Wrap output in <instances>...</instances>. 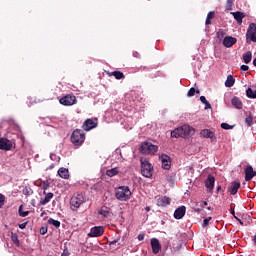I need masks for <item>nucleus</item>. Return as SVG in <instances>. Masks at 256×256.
Returning <instances> with one entry per match:
<instances>
[{
  "label": "nucleus",
  "mask_w": 256,
  "mask_h": 256,
  "mask_svg": "<svg viewBox=\"0 0 256 256\" xmlns=\"http://www.w3.org/2000/svg\"><path fill=\"white\" fill-rule=\"evenodd\" d=\"M48 223H49V225H53V226L56 227V228L61 227V222H59V220H55V219H53V218H50V219L48 220Z\"/></svg>",
  "instance_id": "c756f323"
},
{
  "label": "nucleus",
  "mask_w": 256,
  "mask_h": 256,
  "mask_svg": "<svg viewBox=\"0 0 256 256\" xmlns=\"http://www.w3.org/2000/svg\"><path fill=\"white\" fill-rule=\"evenodd\" d=\"M204 105H205V109H211V103H209V101L206 100Z\"/></svg>",
  "instance_id": "79ce46f5"
},
{
  "label": "nucleus",
  "mask_w": 256,
  "mask_h": 256,
  "mask_svg": "<svg viewBox=\"0 0 256 256\" xmlns=\"http://www.w3.org/2000/svg\"><path fill=\"white\" fill-rule=\"evenodd\" d=\"M235 219L239 221L240 225H243V222L239 218L235 217Z\"/></svg>",
  "instance_id": "09e8293b"
},
{
  "label": "nucleus",
  "mask_w": 256,
  "mask_h": 256,
  "mask_svg": "<svg viewBox=\"0 0 256 256\" xmlns=\"http://www.w3.org/2000/svg\"><path fill=\"white\" fill-rule=\"evenodd\" d=\"M117 173H119V169H117V168H112V169L106 171V175L108 177H115V175H117Z\"/></svg>",
  "instance_id": "bb28decb"
},
{
  "label": "nucleus",
  "mask_w": 256,
  "mask_h": 256,
  "mask_svg": "<svg viewBox=\"0 0 256 256\" xmlns=\"http://www.w3.org/2000/svg\"><path fill=\"white\" fill-rule=\"evenodd\" d=\"M76 101L77 99L75 98V96L71 95H66L60 99L61 105H66L67 107L75 105Z\"/></svg>",
  "instance_id": "6e6552de"
},
{
  "label": "nucleus",
  "mask_w": 256,
  "mask_h": 256,
  "mask_svg": "<svg viewBox=\"0 0 256 256\" xmlns=\"http://www.w3.org/2000/svg\"><path fill=\"white\" fill-rule=\"evenodd\" d=\"M150 243H151L153 253L157 255V253L161 251V243H159V240L157 238H152Z\"/></svg>",
  "instance_id": "dca6fc26"
},
{
  "label": "nucleus",
  "mask_w": 256,
  "mask_h": 256,
  "mask_svg": "<svg viewBox=\"0 0 256 256\" xmlns=\"http://www.w3.org/2000/svg\"><path fill=\"white\" fill-rule=\"evenodd\" d=\"M82 127L84 131H91V129H95V127H97V123H95L93 119H87Z\"/></svg>",
  "instance_id": "a211bd4d"
},
{
  "label": "nucleus",
  "mask_w": 256,
  "mask_h": 256,
  "mask_svg": "<svg viewBox=\"0 0 256 256\" xmlns=\"http://www.w3.org/2000/svg\"><path fill=\"white\" fill-rule=\"evenodd\" d=\"M114 243H117V241H112V242H110V245H113Z\"/></svg>",
  "instance_id": "5fc2aeb1"
},
{
  "label": "nucleus",
  "mask_w": 256,
  "mask_h": 256,
  "mask_svg": "<svg viewBox=\"0 0 256 256\" xmlns=\"http://www.w3.org/2000/svg\"><path fill=\"white\" fill-rule=\"evenodd\" d=\"M115 195L118 201H129L131 199V190L127 186H120L116 189Z\"/></svg>",
  "instance_id": "7ed1b4c3"
},
{
  "label": "nucleus",
  "mask_w": 256,
  "mask_h": 256,
  "mask_svg": "<svg viewBox=\"0 0 256 256\" xmlns=\"http://www.w3.org/2000/svg\"><path fill=\"white\" fill-rule=\"evenodd\" d=\"M12 241H14V243H17V237L16 236H12Z\"/></svg>",
  "instance_id": "de8ad7c7"
},
{
  "label": "nucleus",
  "mask_w": 256,
  "mask_h": 256,
  "mask_svg": "<svg viewBox=\"0 0 256 256\" xmlns=\"http://www.w3.org/2000/svg\"><path fill=\"white\" fill-rule=\"evenodd\" d=\"M43 215H45V212H42V213H41V217H43Z\"/></svg>",
  "instance_id": "6e6d98bb"
},
{
  "label": "nucleus",
  "mask_w": 256,
  "mask_h": 256,
  "mask_svg": "<svg viewBox=\"0 0 256 256\" xmlns=\"http://www.w3.org/2000/svg\"><path fill=\"white\" fill-rule=\"evenodd\" d=\"M111 75H113L115 79H123V77H125V75H123V72L121 71H114L111 73Z\"/></svg>",
  "instance_id": "7c9ffc66"
},
{
  "label": "nucleus",
  "mask_w": 256,
  "mask_h": 256,
  "mask_svg": "<svg viewBox=\"0 0 256 256\" xmlns=\"http://www.w3.org/2000/svg\"><path fill=\"white\" fill-rule=\"evenodd\" d=\"M3 205H5V196L0 194V209H1V207H3Z\"/></svg>",
  "instance_id": "4c0bfd02"
},
{
  "label": "nucleus",
  "mask_w": 256,
  "mask_h": 256,
  "mask_svg": "<svg viewBox=\"0 0 256 256\" xmlns=\"http://www.w3.org/2000/svg\"><path fill=\"white\" fill-rule=\"evenodd\" d=\"M253 241H254V244L256 245V234L254 235Z\"/></svg>",
  "instance_id": "3c124183"
},
{
  "label": "nucleus",
  "mask_w": 256,
  "mask_h": 256,
  "mask_svg": "<svg viewBox=\"0 0 256 256\" xmlns=\"http://www.w3.org/2000/svg\"><path fill=\"white\" fill-rule=\"evenodd\" d=\"M160 159H161L163 169H166V170L171 169V157H169L165 154H162L160 156Z\"/></svg>",
  "instance_id": "ddd939ff"
},
{
  "label": "nucleus",
  "mask_w": 256,
  "mask_h": 256,
  "mask_svg": "<svg viewBox=\"0 0 256 256\" xmlns=\"http://www.w3.org/2000/svg\"><path fill=\"white\" fill-rule=\"evenodd\" d=\"M205 187L206 189H208L209 193H211V191H213V189L215 188V177L209 175L207 180L205 181Z\"/></svg>",
  "instance_id": "2eb2a0df"
},
{
  "label": "nucleus",
  "mask_w": 256,
  "mask_h": 256,
  "mask_svg": "<svg viewBox=\"0 0 256 256\" xmlns=\"http://www.w3.org/2000/svg\"><path fill=\"white\" fill-rule=\"evenodd\" d=\"M23 195H27V196L33 195V190H31V188H29V187H25L23 189Z\"/></svg>",
  "instance_id": "f704fd0d"
},
{
  "label": "nucleus",
  "mask_w": 256,
  "mask_h": 256,
  "mask_svg": "<svg viewBox=\"0 0 256 256\" xmlns=\"http://www.w3.org/2000/svg\"><path fill=\"white\" fill-rule=\"evenodd\" d=\"M252 57H253V54H251V51H248L245 54H243V61H244V63H246V65L251 63Z\"/></svg>",
  "instance_id": "393cba45"
},
{
  "label": "nucleus",
  "mask_w": 256,
  "mask_h": 256,
  "mask_svg": "<svg viewBox=\"0 0 256 256\" xmlns=\"http://www.w3.org/2000/svg\"><path fill=\"white\" fill-rule=\"evenodd\" d=\"M256 43V24L251 23L246 32V43Z\"/></svg>",
  "instance_id": "423d86ee"
},
{
  "label": "nucleus",
  "mask_w": 256,
  "mask_h": 256,
  "mask_svg": "<svg viewBox=\"0 0 256 256\" xmlns=\"http://www.w3.org/2000/svg\"><path fill=\"white\" fill-rule=\"evenodd\" d=\"M202 203H203L204 205H207V202H205V201H204V202H202Z\"/></svg>",
  "instance_id": "4d7b16f0"
},
{
  "label": "nucleus",
  "mask_w": 256,
  "mask_h": 256,
  "mask_svg": "<svg viewBox=\"0 0 256 256\" xmlns=\"http://www.w3.org/2000/svg\"><path fill=\"white\" fill-rule=\"evenodd\" d=\"M240 69H241V71H249V66L242 65Z\"/></svg>",
  "instance_id": "a19ab883"
},
{
  "label": "nucleus",
  "mask_w": 256,
  "mask_h": 256,
  "mask_svg": "<svg viewBox=\"0 0 256 256\" xmlns=\"http://www.w3.org/2000/svg\"><path fill=\"white\" fill-rule=\"evenodd\" d=\"M232 105L236 109H243V103H241V100L237 97L232 98Z\"/></svg>",
  "instance_id": "b1692460"
},
{
  "label": "nucleus",
  "mask_w": 256,
  "mask_h": 256,
  "mask_svg": "<svg viewBox=\"0 0 256 256\" xmlns=\"http://www.w3.org/2000/svg\"><path fill=\"white\" fill-rule=\"evenodd\" d=\"M195 93H199V90L196 91L195 88H190V90L187 93V96L188 97H194Z\"/></svg>",
  "instance_id": "72a5a7b5"
},
{
  "label": "nucleus",
  "mask_w": 256,
  "mask_h": 256,
  "mask_svg": "<svg viewBox=\"0 0 256 256\" xmlns=\"http://www.w3.org/2000/svg\"><path fill=\"white\" fill-rule=\"evenodd\" d=\"M104 231L105 229H103V226H95L90 229V233H88V237H101Z\"/></svg>",
  "instance_id": "1a4fd4ad"
},
{
  "label": "nucleus",
  "mask_w": 256,
  "mask_h": 256,
  "mask_svg": "<svg viewBox=\"0 0 256 256\" xmlns=\"http://www.w3.org/2000/svg\"><path fill=\"white\" fill-rule=\"evenodd\" d=\"M215 17V12H209L206 18V25H211V19Z\"/></svg>",
  "instance_id": "2f4dec72"
},
{
  "label": "nucleus",
  "mask_w": 256,
  "mask_h": 256,
  "mask_svg": "<svg viewBox=\"0 0 256 256\" xmlns=\"http://www.w3.org/2000/svg\"><path fill=\"white\" fill-rule=\"evenodd\" d=\"M200 136L204 139H211V141H215L217 139L215 137V132L209 130V129H203L200 131Z\"/></svg>",
  "instance_id": "9b49d317"
},
{
  "label": "nucleus",
  "mask_w": 256,
  "mask_h": 256,
  "mask_svg": "<svg viewBox=\"0 0 256 256\" xmlns=\"http://www.w3.org/2000/svg\"><path fill=\"white\" fill-rule=\"evenodd\" d=\"M253 122V118L251 116H248L246 119H245V123H247V125H251V123Z\"/></svg>",
  "instance_id": "ea45409f"
},
{
  "label": "nucleus",
  "mask_w": 256,
  "mask_h": 256,
  "mask_svg": "<svg viewBox=\"0 0 256 256\" xmlns=\"http://www.w3.org/2000/svg\"><path fill=\"white\" fill-rule=\"evenodd\" d=\"M13 143L6 138H0V149L2 151H11Z\"/></svg>",
  "instance_id": "9d476101"
},
{
  "label": "nucleus",
  "mask_w": 256,
  "mask_h": 256,
  "mask_svg": "<svg viewBox=\"0 0 256 256\" xmlns=\"http://www.w3.org/2000/svg\"><path fill=\"white\" fill-rule=\"evenodd\" d=\"M141 173L143 177H147L148 179L153 177V165L149 163V160L146 158H141Z\"/></svg>",
  "instance_id": "20e7f679"
},
{
  "label": "nucleus",
  "mask_w": 256,
  "mask_h": 256,
  "mask_svg": "<svg viewBox=\"0 0 256 256\" xmlns=\"http://www.w3.org/2000/svg\"><path fill=\"white\" fill-rule=\"evenodd\" d=\"M61 256H69V254L64 252Z\"/></svg>",
  "instance_id": "864d4df0"
},
{
  "label": "nucleus",
  "mask_w": 256,
  "mask_h": 256,
  "mask_svg": "<svg viewBox=\"0 0 256 256\" xmlns=\"http://www.w3.org/2000/svg\"><path fill=\"white\" fill-rule=\"evenodd\" d=\"M44 195H45V198L40 200V205H47V203H49V201H51V199H53V193L49 192H45L44 191Z\"/></svg>",
  "instance_id": "4be33fe9"
},
{
  "label": "nucleus",
  "mask_w": 256,
  "mask_h": 256,
  "mask_svg": "<svg viewBox=\"0 0 256 256\" xmlns=\"http://www.w3.org/2000/svg\"><path fill=\"white\" fill-rule=\"evenodd\" d=\"M200 101L201 103L205 104L207 102V98H205V96H201Z\"/></svg>",
  "instance_id": "a18cd8bd"
},
{
  "label": "nucleus",
  "mask_w": 256,
  "mask_h": 256,
  "mask_svg": "<svg viewBox=\"0 0 256 256\" xmlns=\"http://www.w3.org/2000/svg\"><path fill=\"white\" fill-rule=\"evenodd\" d=\"M145 211H151V207L147 206V207L145 208Z\"/></svg>",
  "instance_id": "8fccbe9b"
},
{
  "label": "nucleus",
  "mask_w": 256,
  "mask_h": 256,
  "mask_svg": "<svg viewBox=\"0 0 256 256\" xmlns=\"http://www.w3.org/2000/svg\"><path fill=\"white\" fill-rule=\"evenodd\" d=\"M231 213H232V215H233L234 217H236V216H235V210H232Z\"/></svg>",
  "instance_id": "603ef678"
},
{
  "label": "nucleus",
  "mask_w": 256,
  "mask_h": 256,
  "mask_svg": "<svg viewBox=\"0 0 256 256\" xmlns=\"http://www.w3.org/2000/svg\"><path fill=\"white\" fill-rule=\"evenodd\" d=\"M40 233H41V235H45V233H47V228L42 227V228L40 229Z\"/></svg>",
  "instance_id": "37998d69"
},
{
  "label": "nucleus",
  "mask_w": 256,
  "mask_h": 256,
  "mask_svg": "<svg viewBox=\"0 0 256 256\" xmlns=\"http://www.w3.org/2000/svg\"><path fill=\"white\" fill-rule=\"evenodd\" d=\"M71 141L74 145H81L83 141H85V134H83L81 130H75L72 133Z\"/></svg>",
  "instance_id": "0eeeda50"
},
{
  "label": "nucleus",
  "mask_w": 256,
  "mask_h": 256,
  "mask_svg": "<svg viewBox=\"0 0 256 256\" xmlns=\"http://www.w3.org/2000/svg\"><path fill=\"white\" fill-rule=\"evenodd\" d=\"M156 203L158 207H165L166 205H169V203H171V199L167 196H159L156 197Z\"/></svg>",
  "instance_id": "f8f14e48"
},
{
  "label": "nucleus",
  "mask_w": 256,
  "mask_h": 256,
  "mask_svg": "<svg viewBox=\"0 0 256 256\" xmlns=\"http://www.w3.org/2000/svg\"><path fill=\"white\" fill-rule=\"evenodd\" d=\"M50 159H51L52 161H56V162L58 163V161H60L61 158H59V156H57V155L51 153V154H50Z\"/></svg>",
  "instance_id": "c9c22d12"
},
{
  "label": "nucleus",
  "mask_w": 256,
  "mask_h": 256,
  "mask_svg": "<svg viewBox=\"0 0 256 256\" xmlns=\"http://www.w3.org/2000/svg\"><path fill=\"white\" fill-rule=\"evenodd\" d=\"M256 175V172L253 170V166L248 165L245 168V181H251Z\"/></svg>",
  "instance_id": "4468645a"
},
{
  "label": "nucleus",
  "mask_w": 256,
  "mask_h": 256,
  "mask_svg": "<svg viewBox=\"0 0 256 256\" xmlns=\"http://www.w3.org/2000/svg\"><path fill=\"white\" fill-rule=\"evenodd\" d=\"M84 203H85V196L83 194H75L70 200V205L73 211H76V209H79L81 205H83Z\"/></svg>",
  "instance_id": "39448f33"
},
{
  "label": "nucleus",
  "mask_w": 256,
  "mask_h": 256,
  "mask_svg": "<svg viewBox=\"0 0 256 256\" xmlns=\"http://www.w3.org/2000/svg\"><path fill=\"white\" fill-rule=\"evenodd\" d=\"M211 221V217H208L206 219H204L203 221V227H207V225H209V222Z\"/></svg>",
  "instance_id": "58836bf2"
},
{
  "label": "nucleus",
  "mask_w": 256,
  "mask_h": 256,
  "mask_svg": "<svg viewBox=\"0 0 256 256\" xmlns=\"http://www.w3.org/2000/svg\"><path fill=\"white\" fill-rule=\"evenodd\" d=\"M246 95L247 97H249L250 99H256V91H253V89L248 88L246 90Z\"/></svg>",
  "instance_id": "c85d7f7f"
},
{
  "label": "nucleus",
  "mask_w": 256,
  "mask_h": 256,
  "mask_svg": "<svg viewBox=\"0 0 256 256\" xmlns=\"http://www.w3.org/2000/svg\"><path fill=\"white\" fill-rule=\"evenodd\" d=\"M25 227H27V222H24L22 224H19V228L20 229H25Z\"/></svg>",
  "instance_id": "49530a36"
},
{
  "label": "nucleus",
  "mask_w": 256,
  "mask_h": 256,
  "mask_svg": "<svg viewBox=\"0 0 256 256\" xmlns=\"http://www.w3.org/2000/svg\"><path fill=\"white\" fill-rule=\"evenodd\" d=\"M208 210L211 211V207H208Z\"/></svg>",
  "instance_id": "13d9d810"
},
{
  "label": "nucleus",
  "mask_w": 256,
  "mask_h": 256,
  "mask_svg": "<svg viewBox=\"0 0 256 256\" xmlns=\"http://www.w3.org/2000/svg\"><path fill=\"white\" fill-rule=\"evenodd\" d=\"M195 133V129L189 125H183L179 128H176L174 131L171 132V137L175 139L179 137H187V135H193Z\"/></svg>",
  "instance_id": "f257e3e1"
},
{
  "label": "nucleus",
  "mask_w": 256,
  "mask_h": 256,
  "mask_svg": "<svg viewBox=\"0 0 256 256\" xmlns=\"http://www.w3.org/2000/svg\"><path fill=\"white\" fill-rule=\"evenodd\" d=\"M221 127L222 129H226V130L233 129V127L227 123H222Z\"/></svg>",
  "instance_id": "e433bc0d"
},
{
  "label": "nucleus",
  "mask_w": 256,
  "mask_h": 256,
  "mask_svg": "<svg viewBox=\"0 0 256 256\" xmlns=\"http://www.w3.org/2000/svg\"><path fill=\"white\" fill-rule=\"evenodd\" d=\"M231 15H233L234 19L237 20V23H239V25H241V23H243L245 13L237 11V12H231Z\"/></svg>",
  "instance_id": "412c9836"
},
{
  "label": "nucleus",
  "mask_w": 256,
  "mask_h": 256,
  "mask_svg": "<svg viewBox=\"0 0 256 256\" xmlns=\"http://www.w3.org/2000/svg\"><path fill=\"white\" fill-rule=\"evenodd\" d=\"M143 239H145V234H139L138 241H143Z\"/></svg>",
  "instance_id": "c03bdc74"
},
{
  "label": "nucleus",
  "mask_w": 256,
  "mask_h": 256,
  "mask_svg": "<svg viewBox=\"0 0 256 256\" xmlns=\"http://www.w3.org/2000/svg\"><path fill=\"white\" fill-rule=\"evenodd\" d=\"M58 175L61 179H69V169L67 168H60L58 170Z\"/></svg>",
  "instance_id": "5701e85b"
},
{
  "label": "nucleus",
  "mask_w": 256,
  "mask_h": 256,
  "mask_svg": "<svg viewBox=\"0 0 256 256\" xmlns=\"http://www.w3.org/2000/svg\"><path fill=\"white\" fill-rule=\"evenodd\" d=\"M239 187H241V183L232 182L229 188L230 195H237V191H239Z\"/></svg>",
  "instance_id": "aec40b11"
},
{
  "label": "nucleus",
  "mask_w": 256,
  "mask_h": 256,
  "mask_svg": "<svg viewBox=\"0 0 256 256\" xmlns=\"http://www.w3.org/2000/svg\"><path fill=\"white\" fill-rule=\"evenodd\" d=\"M237 43V38L231 37V36H226L223 39V45L224 47H233Z\"/></svg>",
  "instance_id": "6ab92c4d"
},
{
  "label": "nucleus",
  "mask_w": 256,
  "mask_h": 256,
  "mask_svg": "<svg viewBox=\"0 0 256 256\" xmlns=\"http://www.w3.org/2000/svg\"><path fill=\"white\" fill-rule=\"evenodd\" d=\"M99 215H102V217H105L106 219H111V212H109V210L101 209Z\"/></svg>",
  "instance_id": "cd10ccee"
},
{
  "label": "nucleus",
  "mask_w": 256,
  "mask_h": 256,
  "mask_svg": "<svg viewBox=\"0 0 256 256\" xmlns=\"http://www.w3.org/2000/svg\"><path fill=\"white\" fill-rule=\"evenodd\" d=\"M186 211H187V208L185 206L178 207L174 212V218L183 219V217H185Z\"/></svg>",
  "instance_id": "f3484780"
},
{
  "label": "nucleus",
  "mask_w": 256,
  "mask_h": 256,
  "mask_svg": "<svg viewBox=\"0 0 256 256\" xmlns=\"http://www.w3.org/2000/svg\"><path fill=\"white\" fill-rule=\"evenodd\" d=\"M140 153L144 155H155L159 151V146L154 145L151 142H143L139 148Z\"/></svg>",
  "instance_id": "f03ea898"
},
{
  "label": "nucleus",
  "mask_w": 256,
  "mask_h": 256,
  "mask_svg": "<svg viewBox=\"0 0 256 256\" xmlns=\"http://www.w3.org/2000/svg\"><path fill=\"white\" fill-rule=\"evenodd\" d=\"M235 85V78H233L231 75L227 77V80L225 82L226 87H233Z\"/></svg>",
  "instance_id": "a878e982"
},
{
  "label": "nucleus",
  "mask_w": 256,
  "mask_h": 256,
  "mask_svg": "<svg viewBox=\"0 0 256 256\" xmlns=\"http://www.w3.org/2000/svg\"><path fill=\"white\" fill-rule=\"evenodd\" d=\"M18 213L20 217H27V215H29V211L23 212V205L19 206Z\"/></svg>",
  "instance_id": "473e14b6"
}]
</instances>
